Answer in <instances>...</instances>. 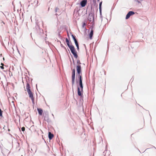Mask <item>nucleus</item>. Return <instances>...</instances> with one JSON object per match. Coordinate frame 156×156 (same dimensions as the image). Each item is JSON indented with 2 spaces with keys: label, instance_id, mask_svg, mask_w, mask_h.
Segmentation results:
<instances>
[{
  "label": "nucleus",
  "instance_id": "nucleus-1",
  "mask_svg": "<svg viewBox=\"0 0 156 156\" xmlns=\"http://www.w3.org/2000/svg\"><path fill=\"white\" fill-rule=\"evenodd\" d=\"M76 70L77 71V75L79 79V85L81 90L83 89V86L82 80V75L81 73V66L80 65L76 66Z\"/></svg>",
  "mask_w": 156,
  "mask_h": 156
},
{
  "label": "nucleus",
  "instance_id": "nucleus-2",
  "mask_svg": "<svg viewBox=\"0 0 156 156\" xmlns=\"http://www.w3.org/2000/svg\"><path fill=\"white\" fill-rule=\"evenodd\" d=\"M69 48H70L72 53L73 55L75 58H78V55L77 54L76 51L74 46H72L69 47Z\"/></svg>",
  "mask_w": 156,
  "mask_h": 156
},
{
  "label": "nucleus",
  "instance_id": "nucleus-3",
  "mask_svg": "<svg viewBox=\"0 0 156 156\" xmlns=\"http://www.w3.org/2000/svg\"><path fill=\"white\" fill-rule=\"evenodd\" d=\"M28 95H29V97L32 101L33 104H34V97L33 93L31 92V90L27 91Z\"/></svg>",
  "mask_w": 156,
  "mask_h": 156
},
{
  "label": "nucleus",
  "instance_id": "nucleus-4",
  "mask_svg": "<svg viewBox=\"0 0 156 156\" xmlns=\"http://www.w3.org/2000/svg\"><path fill=\"white\" fill-rule=\"evenodd\" d=\"M31 4L34 6H36L38 5V0H31Z\"/></svg>",
  "mask_w": 156,
  "mask_h": 156
},
{
  "label": "nucleus",
  "instance_id": "nucleus-5",
  "mask_svg": "<svg viewBox=\"0 0 156 156\" xmlns=\"http://www.w3.org/2000/svg\"><path fill=\"white\" fill-rule=\"evenodd\" d=\"M72 37L73 39V40L74 41L77 47V49L78 50L79 49V45H78V43L77 41V40H76L75 37L72 34Z\"/></svg>",
  "mask_w": 156,
  "mask_h": 156
},
{
  "label": "nucleus",
  "instance_id": "nucleus-6",
  "mask_svg": "<svg viewBox=\"0 0 156 156\" xmlns=\"http://www.w3.org/2000/svg\"><path fill=\"white\" fill-rule=\"evenodd\" d=\"M134 12H133V11H129L127 14L126 19H127L128 18H129L130 17V16L132 15H133L134 14Z\"/></svg>",
  "mask_w": 156,
  "mask_h": 156
},
{
  "label": "nucleus",
  "instance_id": "nucleus-7",
  "mask_svg": "<svg viewBox=\"0 0 156 156\" xmlns=\"http://www.w3.org/2000/svg\"><path fill=\"white\" fill-rule=\"evenodd\" d=\"M72 84L73 85L75 83V73H72Z\"/></svg>",
  "mask_w": 156,
  "mask_h": 156
},
{
  "label": "nucleus",
  "instance_id": "nucleus-8",
  "mask_svg": "<svg viewBox=\"0 0 156 156\" xmlns=\"http://www.w3.org/2000/svg\"><path fill=\"white\" fill-rule=\"evenodd\" d=\"M87 1L86 0H83L82 1L80 2V4L81 6L82 7H84L86 5Z\"/></svg>",
  "mask_w": 156,
  "mask_h": 156
},
{
  "label": "nucleus",
  "instance_id": "nucleus-9",
  "mask_svg": "<svg viewBox=\"0 0 156 156\" xmlns=\"http://www.w3.org/2000/svg\"><path fill=\"white\" fill-rule=\"evenodd\" d=\"M54 137V135L52 134L50 132L48 133V137L49 139L51 140Z\"/></svg>",
  "mask_w": 156,
  "mask_h": 156
},
{
  "label": "nucleus",
  "instance_id": "nucleus-10",
  "mask_svg": "<svg viewBox=\"0 0 156 156\" xmlns=\"http://www.w3.org/2000/svg\"><path fill=\"white\" fill-rule=\"evenodd\" d=\"M37 110L38 111L39 114L40 115H42L43 112V110L40 108H37Z\"/></svg>",
  "mask_w": 156,
  "mask_h": 156
},
{
  "label": "nucleus",
  "instance_id": "nucleus-11",
  "mask_svg": "<svg viewBox=\"0 0 156 156\" xmlns=\"http://www.w3.org/2000/svg\"><path fill=\"white\" fill-rule=\"evenodd\" d=\"M26 89L27 90V91H29L30 90V85L27 82V85H26Z\"/></svg>",
  "mask_w": 156,
  "mask_h": 156
},
{
  "label": "nucleus",
  "instance_id": "nucleus-12",
  "mask_svg": "<svg viewBox=\"0 0 156 156\" xmlns=\"http://www.w3.org/2000/svg\"><path fill=\"white\" fill-rule=\"evenodd\" d=\"M66 44H67L68 46L69 47H69H72V46H73V45H70L69 44V41L68 40V39L67 38H66Z\"/></svg>",
  "mask_w": 156,
  "mask_h": 156
},
{
  "label": "nucleus",
  "instance_id": "nucleus-13",
  "mask_svg": "<svg viewBox=\"0 0 156 156\" xmlns=\"http://www.w3.org/2000/svg\"><path fill=\"white\" fill-rule=\"evenodd\" d=\"M93 34V30H91L90 31V32L89 34V37H90V39H92V37Z\"/></svg>",
  "mask_w": 156,
  "mask_h": 156
},
{
  "label": "nucleus",
  "instance_id": "nucleus-14",
  "mask_svg": "<svg viewBox=\"0 0 156 156\" xmlns=\"http://www.w3.org/2000/svg\"><path fill=\"white\" fill-rule=\"evenodd\" d=\"M78 94L80 96H81L82 95V94L80 91V89L79 87L78 88Z\"/></svg>",
  "mask_w": 156,
  "mask_h": 156
},
{
  "label": "nucleus",
  "instance_id": "nucleus-15",
  "mask_svg": "<svg viewBox=\"0 0 156 156\" xmlns=\"http://www.w3.org/2000/svg\"><path fill=\"white\" fill-rule=\"evenodd\" d=\"M102 4V2H101L99 4V10L101 12V5Z\"/></svg>",
  "mask_w": 156,
  "mask_h": 156
},
{
  "label": "nucleus",
  "instance_id": "nucleus-16",
  "mask_svg": "<svg viewBox=\"0 0 156 156\" xmlns=\"http://www.w3.org/2000/svg\"><path fill=\"white\" fill-rule=\"evenodd\" d=\"M2 111L0 108V116L2 117Z\"/></svg>",
  "mask_w": 156,
  "mask_h": 156
},
{
  "label": "nucleus",
  "instance_id": "nucleus-17",
  "mask_svg": "<svg viewBox=\"0 0 156 156\" xmlns=\"http://www.w3.org/2000/svg\"><path fill=\"white\" fill-rule=\"evenodd\" d=\"M86 25V23H85V22H83V26H82L83 27H84Z\"/></svg>",
  "mask_w": 156,
  "mask_h": 156
},
{
  "label": "nucleus",
  "instance_id": "nucleus-18",
  "mask_svg": "<svg viewBox=\"0 0 156 156\" xmlns=\"http://www.w3.org/2000/svg\"><path fill=\"white\" fill-rule=\"evenodd\" d=\"M61 46L62 47V48H64L66 50H67V49H66V47H64L63 45L62 44H61Z\"/></svg>",
  "mask_w": 156,
  "mask_h": 156
},
{
  "label": "nucleus",
  "instance_id": "nucleus-19",
  "mask_svg": "<svg viewBox=\"0 0 156 156\" xmlns=\"http://www.w3.org/2000/svg\"><path fill=\"white\" fill-rule=\"evenodd\" d=\"M25 128L24 127H23L21 128V130L23 131H25Z\"/></svg>",
  "mask_w": 156,
  "mask_h": 156
},
{
  "label": "nucleus",
  "instance_id": "nucleus-20",
  "mask_svg": "<svg viewBox=\"0 0 156 156\" xmlns=\"http://www.w3.org/2000/svg\"><path fill=\"white\" fill-rule=\"evenodd\" d=\"M0 68L2 69H4V67H3V66H0Z\"/></svg>",
  "mask_w": 156,
  "mask_h": 156
},
{
  "label": "nucleus",
  "instance_id": "nucleus-21",
  "mask_svg": "<svg viewBox=\"0 0 156 156\" xmlns=\"http://www.w3.org/2000/svg\"><path fill=\"white\" fill-rule=\"evenodd\" d=\"M72 72L74 73H75V69H73L72 70Z\"/></svg>",
  "mask_w": 156,
  "mask_h": 156
},
{
  "label": "nucleus",
  "instance_id": "nucleus-22",
  "mask_svg": "<svg viewBox=\"0 0 156 156\" xmlns=\"http://www.w3.org/2000/svg\"><path fill=\"white\" fill-rule=\"evenodd\" d=\"M58 9H57V8H56V9H55V11H56V12H57V10H58Z\"/></svg>",
  "mask_w": 156,
  "mask_h": 156
},
{
  "label": "nucleus",
  "instance_id": "nucleus-23",
  "mask_svg": "<svg viewBox=\"0 0 156 156\" xmlns=\"http://www.w3.org/2000/svg\"><path fill=\"white\" fill-rule=\"evenodd\" d=\"M1 65H2V66H4V64L2 63H1Z\"/></svg>",
  "mask_w": 156,
  "mask_h": 156
},
{
  "label": "nucleus",
  "instance_id": "nucleus-24",
  "mask_svg": "<svg viewBox=\"0 0 156 156\" xmlns=\"http://www.w3.org/2000/svg\"><path fill=\"white\" fill-rule=\"evenodd\" d=\"M67 35L68 37H69V34L68 33H67Z\"/></svg>",
  "mask_w": 156,
  "mask_h": 156
},
{
  "label": "nucleus",
  "instance_id": "nucleus-25",
  "mask_svg": "<svg viewBox=\"0 0 156 156\" xmlns=\"http://www.w3.org/2000/svg\"><path fill=\"white\" fill-rule=\"evenodd\" d=\"M0 55L1 56H2V54H0Z\"/></svg>",
  "mask_w": 156,
  "mask_h": 156
}]
</instances>
